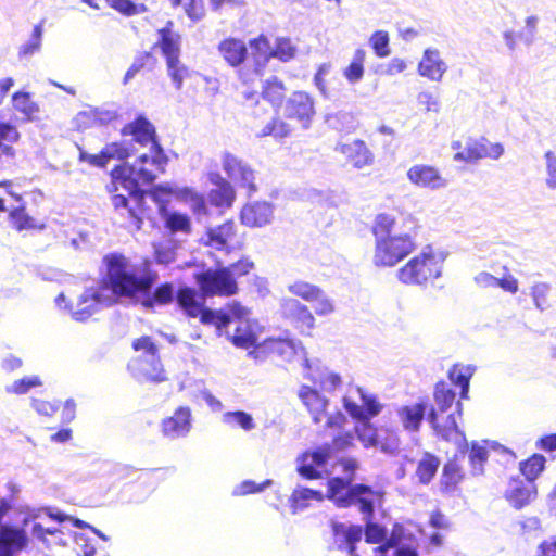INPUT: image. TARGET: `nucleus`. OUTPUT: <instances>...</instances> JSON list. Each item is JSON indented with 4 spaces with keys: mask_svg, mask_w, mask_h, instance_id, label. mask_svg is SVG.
Instances as JSON below:
<instances>
[{
    "mask_svg": "<svg viewBox=\"0 0 556 556\" xmlns=\"http://www.w3.org/2000/svg\"><path fill=\"white\" fill-rule=\"evenodd\" d=\"M103 263L106 270L102 282L84 290L74 311L77 320H87L101 308L122 300L141 303L144 307L152 308L155 305L169 304L176 299L179 307L189 317L200 316L202 323H216L218 326L229 321L226 316L204 307L203 299L192 288L184 287L176 290L173 283L165 282L153 290L157 275L131 264L122 254H108L103 257Z\"/></svg>",
    "mask_w": 556,
    "mask_h": 556,
    "instance_id": "f257e3e1",
    "label": "nucleus"
},
{
    "mask_svg": "<svg viewBox=\"0 0 556 556\" xmlns=\"http://www.w3.org/2000/svg\"><path fill=\"white\" fill-rule=\"evenodd\" d=\"M122 135L124 137L130 136L131 139L109 143L99 154H90L79 148V161L103 168L111 160L123 161L135 154V143L140 147L150 144L149 153L141 154L134 164L116 166L111 173L112 186H108L110 192L117 191V184L127 191L128 197L114 194L112 204L116 210H126L127 214L135 218L139 228L141 223L139 212L143 211L146 194L141 185H150L156 179V175L148 169L146 165L155 166L160 173H164L168 156L157 141L154 125L143 115H139L132 122L126 124L122 128Z\"/></svg>",
    "mask_w": 556,
    "mask_h": 556,
    "instance_id": "f03ea898",
    "label": "nucleus"
},
{
    "mask_svg": "<svg viewBox=\"0 0 556 556\" xmlns=\"http://www.w3.org/2000/svg\"><path fill=\"white\" fill-rule=\"evenodd\" d=\"M144 197L149 194L153 201L157 204L163 203L161 195L172 194L178 200L189 204L191 211L199 217L207 214V206L204 197L190 187H177L169 184H160L153 186L149 191L144 190ZM161 216L164 220L165 228L170 235H189L191 231V220L187 214L177 211H167L163 205H159ZM146 214V203L143 204V211L139 212L141 219ZM135 226H137L134 217L129 215ZM142 222L140 223V225ZM138 229V227H136ZM141 226L139 227V229Z\"/></svg>",
    "mask_w": 556,
    "mask_h": 556,
    "instance_id": "7ed1b4c3",
    "label": "nucleus"
},
{
    "mask_svg": "<svg viewBox=\"0 0 556 556\" xmlns=\"http://www.w3.org/2000/svg\"><path fill=\"white\" fill-rule=\"evenodd\" d=\"M395 226V218L390 214L382 213L376 217L374 225L376 266H394L416 249L414 238L409 233H397Z\"/></svg>",
    "mask_w": 556,
    "mask_h": 556,
    "instance_id": "20e7f679",
    "label": "nucleus"
},
{
    "mask_svg": "<svg viewBox=\"0 0 556 556\" xmlns=\"http://www.w3.org/2000/svg\"><path fill=\"white\" fill-rule=\"evenodd\" d=\"M173 22L168 21L165 27L157 30L159 39L156 46L161 48L166 59L167 74L175 88L180 90L185 78L188 76V68L179 61L181 37L172 30Z\"/></svg>",
    "mask_w": 556,
    "mask_h": 556,
    "instance_id": "39448f33",
    "label": "nucleus"
},
{
    "mask_svg": "<svg viewBox=\"0 0 556 556\" xmlns=\"http://www.w3.org/2000/svg\"><path fill=\"white\" fill-rule=\"evenodd\" d=\"M265 354H271L281 361L291 362L300 357L305 369L311 370V362L306 357V352L300 341L286 338H268L264 340L256 349L249 352V356L255 359H263Z\"/></svg>",
    "mask_w": 556,
    "mask_h": 556,
    "instance_id": "423d86ee",
    "label": "nucleus"
},
{
    "mask_svg": "<svg viewBox=\"0 0 556 556\" xmlns=\"http://www.w3.org/2000/svg\"><path fill=\"white\" fill-rule=\"evenodd\" d=\"M442 266L430 248L413 257L404 267L399 269L400 281L406 285H422L430 278L441 276Z\"/></svg>",
    "mask_w": 556,
    "mask_h": 556,
    "instance_id": "0eeeda50",
    "label": "nucleus"
},
{
    "mask_svg": "<svg viewBox=\"0 0 556 556\" xmlns=\"http://www.w3.org/2000/svg\"><path fill=\"white\" fill-rule=\"evenodd\" d=\"M201 291L199 296L205 302L207 296H231L238 291V282L229 276L228 269L223 266L216 269H206L195 277Z\"/></svg>",
    "mask_w": 556,
    "mask_h": 556,
    "instance_id": "6e6552de",
    "label": "nucleus"
},
{
    "mask_svg": "<svg viewBox=\"0 0 556 556\" xmlns=\"http://www.w3.org/2000/svg\"><path fill=\"white\" fill-rule=\"evenodd\" d=\"M328 497L339 507L355 506L368 520L374 513L375 502L380 498L372 489H327Z\"/></svg>",
    "mask_w": 556,
    "mask_h": 556,
    "instance_id": "1a4fd4ad",
    "label": "nucleus"
},
{
    "mask_svg": "<svg viewBox=\"0 0 556 556\" xmlns=\"http://www.w3.org/2000/svg\"><path fill=\"white\" fill-rule=\"evenodd\" d=\"M252 55L255 61V73L258 74L262 66L274 56L282 62H288L294 56L295 48L292 46L290 39L279 38L276 46L270 50L269 42L266 37L261 36L250 41Z\"/></svg>",
    "mask_w": 556,
    "mask_h": 556,
    "instance_id": "9d476101",
    "label": "nucleus"
},
{
    "mask_svg": "<svg viewBox=\"0 0 556 556\" xmlns=\"http://www.w3.org/2000/svg\"><path fill=\"white\" fill-rule=\"evenodd\" d=\"M315 115L313 98L305 91H294L283 104V116L295 121L303 129H308Z\"/></svg>",
    "mask_w": 556,
    "mask_h": 556,
    "instance_id": "9b49d317",
    "label": "nucleus"
},
{
    "mask_svg": "<svg viewBox=\"0 0 556 556\" xmlns=\"http://www.w3.org/2000/svg\"><path fill=\"white\" fill-rule=\"evenodd\" d=\"M332 455L329 443L323 444L314 451L303 453L298 458V472L301 477L313 480L320 478L326 471V465Z\"/></svg>",
    "mask_w": 556,
    "mask_h": 556,
    "instance_id": "f8f14e48",
    "label": "nucleus"
},
{
    "mask_svg": "<svg viewBox=\"0 0 556 556\" xmlns=\"http://www.w3.org/2000/svg\"><path fill=\"white\" fill-rule=\"evenodd\" d=\"M418 541L410 528L395 523L392 529L390 544L384 545L381 556H418Z\"/></svg>",
    "mask_w": 556,
    "mask_h": 556,
    "instance_id": "ddd939ff",
    "label": "nucleus"
},
{
    "mask_svg": "<svg viewBox=\"0 0 556 556\" xmlns=\"http://www.w3.org/2000/svg\"><path fill=\"white\" fill-rule=\"evenodd\" d=\"M223 169L232 181L242 188H247L249 193L256 191L254 170L241 159L229 152H225L223 156Z\"/></svg>",
    "mask_w": 556,
    "mask_h": 556,
    "instance_id": "4468645a",
    "label": "nucleus"
},
{
    "mask_svg": "<svg viewBox=\"0 0 556 556\" xmlns=\"http://www.w3.org/2000/svg\"><path fill=\"white\" fill-rule=\"evenodd\" d=\"M192 428V414L188 406H179L161 422V433L169 440L186 438Z\"/></svg>",
    "mask_w": 556,
    "mask_h": 556,
    "instance_id": "2eb2a0df",
    "label": "nucleus"
},
{
    "mask_svg": "<svg viewBox=\"0 0 556 556\" xmlns=\"http://www.w3.org/2000/svg\"><path fill=\"white\" fill-rule=\"evenodd\" d=\"M282 316L302 332L314 328L315 318L309 308L293 298H283L280 302Z\"/></svg>",
    "mask_w": 556,
    "mask_h": 556,
    "instance_id": "dca6fc26",
    "label": "nucleus"
},
{
    "mask_svg": "<svg viewBox=\"0 0 556 556\" xmlns=\"http://www.w3.org/2000/svg\"><path fill=\"white\" fill-rule=\"evenodd\" d=\"M427 420L434 429L438 435L445 441H452L464 448L468 447V443L465 438V433L458 428L457 421L454 414H450L444 424H440L438 410L435 407H431L428 410Z\"/></svg>",
    "mask_w": 556,
    "mask_h": 556,
    "instance_id": "f3484780",
    "label": "nucleus"
},
{
    "mask_svg": "<svg viewBox=\"0 0 556 556\" xmlns=\"http://www.w3.org/2000/svg\"><path fill=\"white\" fill-rule=\"evenodd\" d=\"M407 179L418 188L438 190L447 186V180L438 168L426 164L413 165L407 170Z\"/></svg>",
    "mask_w": 556,
    "mask_h": 556,
    "instance_id": "a211bd4d",
    "label": "nucleus"
},
{
    "mask_svg": "<svg viewBox=\"0 0 556 556\" xmlns=\"http://www.w3.org/2000/svg\"><path fill=\"white\" fill-rule=\"evenodd\" d=\"M217 313V311H215ZM218 314L226 316L229 321L224 326H218L216 323H213L218 329L226 328V333L230 338L231 342L238 346L243 349H249L254 346L256 349L257 337L252 331L249 323L247 320H232L227 313L218 312Z\"/></svg>",
    "mask_w": 556,
    "mask_h": 556,
    "instance_id": "6ab92c4d",
    "label": "nucleus"
},
{
    "mask_svg": "<svg viewBox=\"0 0 556 556\" xmlns=\"http://www.w3.org/2000/svg\"><path fill=\"white\" fill-rule=\"evenodd\" d=\"M132 348L136 351L143 350V363L148 367H142L144 374L152 380L162 381L165 379L163 375L162 364L156 355V345L150 337H141L132 342Z\"/></svg>",
    "mask_w": 556,
    "mask_h": 556,
    "instance_id": "aec40b11",
    "label": "nucleus"
},
{
    "mask_svg": "<svg viewBox=\"0 0 556 556\" xmlns=\"http://www.w3.org/2000/svg\"><path fill=\"white\" fill-rule=\"evenodd\" d=\"M334 150L344 155L355 168L361 169L374 163L372 152L361 139L348 143L338 142Z\"/></svg>",
    "mask_w": 556,
    "mask_h": 556,
    "instance_id": "412c9836",
    "label": "nucleus"
},
{
    "mask_svg": "<svg viewBox=\"0 0 556 556\" xmlns=\"http://www.w3.org/2000/svg\"><path fill=\"white\" fill-rule=\"evenodd\" d=\"M333 544L342 551H346L350 556H355V544L358 543L363 535L361 526L332 522Z\"/></svg>",
    "mask_w": 556,
    "mask_h": 556,
    "instance_id": "4be33fe9",
    "label": "nucleus"
},
{
    "mask_svg": "<svg viewBox=\"0 0 556 556\" xmlns=\"http://www.w3.org/2000/svg\"><path fill=\"white\" fill-rule=\"evenodd\" d=\"M22 513L24 514L23 523L24 526H27L30 521L41 519L43 516L48 517L52 521H55L58 523H62L66 520H71L73 525L78 529H90V525L77 519L72 518L68 515L64 514L56 507L51 506H42V507H29L26 506Z\"/></svg>",
    "mask_w": 556,
    "mask_h": 556,
    "instance_id": "5701e85b",
    "label": "nucleus"
},
{
    "mask_svg": "<svg viewBox=\"0 0 556 556\" xmlns=\"http://www.w3.org/2000/svg\"><path fill=\"white\" fill-rule=\"evenodd\" d=\"M240 218L248 227H264L274 218V206L265 201L247 204L241 210Z\"/></svg>",
    "mask_w": 556,
    "mask_h": 556,
    "instance_id": "b1692460",
    "label": "nucleus"
},
{
    "mask_svg": "<svg viewBox=\"0 0 556 556\" xmlns=\"http://www.w3.org/2000/svg\"><path fill=\"white\" fill-rule=\"evenodd\" d=\"M207 180L214 186L208 192V200L212 205L230 207L235 201V190L229 181H227L217 172L207 174Z\"/></svg>",
    "mask_w": 556,
    "mask_h": 556,
    "instance_id": "393cba45",
    "label": "nucleus"
},
{
    "mask_svg": "<svg viewBox=\"0 0 556 556\" xmlns=\"http://www.w3.org/2000/svg\"><path fill=\"white\" fill-rule=\"evenodd\" d=\"M447 71L446 63L441 59L438 49L428 48L424 51L421 61L418 64V73L432 81H440Z\"/></svg>",
    "mask_w": 556,
    "mask_h": 556,
    "instance_id": "a878e982",
    "label": "nucleus"
},
{
    "mask_svg": "<svg viewBox=\"0 0 556 556\" xmlns=\"http://www.w3.org/2000/svg\"><path fill=\"white\" fill-rule=\"evenodd\" d=\"M27 535L23 530L0 528V556H14L27 545Z\"/></svg>",
    "mask_w": 556,
    "mask_h": 556,
    "instance_id": "bb28decb",
    "label": "nucleus"
},
{
    "mask_svg": "<svg viewBox=\"0 0 556 556\" xmlns=\"http://www.w3.org/2000/svg\"><path fill=\"white\" fill-rule=\"evenodd\" d=\"M235 223L227 220L217 227L208 228L202 240L206 245L218 251H228L229 240L235 237Z\"/></svg>",
    "mask_w": 556,
    "mask_h": 556,
    "instance_id": "cd10ccee",
    "label": "nucleus"
},
{
    "mask_svg": "<svg viewBox=\"0 0 556 556\" xmlns=\"http://www.w3.org/2000/svg\"><path fill=\"white\" fill-rule=\"evenodd\" d=\"M358 469V463L354 458H342L334 467V470L339 473L337 477L328 481L327 486H367L364 483H354L356 470Z\"/></svg>",
    "mask_w": 556,
    "mask_h": 556,
    "instance_id": "c85d7f7f",
    "label": "nucleus"
},
{
    "mask_svg": "<svg viewBox=\"0 0 556 556\" xmlns=\"http://www.w3.org/2000/svg\"><path fill=\"white\" fill-rule=\"evenodd\" d=\"M299 396L312 414L314 422L319 424L328 405V400L308 386L301 387Z\"/></svg>",
    "mask_w": 556,
    "mask_h": 556,
    "instance_id": "c756f323",
    "label": "nucleus"
},
{
    "mask_svg": "<svg viewBox=\"0 0 556 556\" xmlns=\"http://www.w3.org/2000/svg\"><path fill=\"white\" fill-rule=\"evenodd\" d=\"M218 51L230 66L241 65L248 56L245 43L236 38H228L218 45Z\"/></svg>",
    "mask_w": 556,
    "mask_h": 556,
    "instance_id": "7c9ffc66",
    "label": "nucleus"
},
{
    "mask_svg": "<svg viewBox=\"0 0 556 556\" xmlns=\"http://www.w3.org/2000/svg\"><path fill=\"white\" fill-rule=\"evenodd\" d=\"M13 109L23 115V123H31L38 119L39 104L31 100L27 91H16L12 94Z\"/></svg>",
    "mask_w": 556,
    "mask_h": 556,
    "instance_id": "2f4dec72",
    "label": "nucleus"
},
{
    "mask_svg": "<svg viewBox=\"0 0 556 556\" xmlns=\"http://www.w3.org/2000/svg\"><path fill=\"white\" fill-rule=\"evenodd\" d=\"M399 417L406 430L417 431L421 421L428 415L427 404L424 402L410 406H403L399 409Z\"/></svg>",
    "mask_w": 556,
    "mask_h": 556,
    "instance_id": "473e14b6",
    "label": "nucleus"
},
{
    "mask_svg": "<svg viewBox=\"0 0 556 556\" xmlns=\"http://www.w3.org/2000/svg\"><path fill=\"white\" fill-rule=\"evenodd\" d=\"M323 494L315 489H293L288 497V505L292 514H298L309 506L311 501H321Z\"/></svg>",
    "mask_w": 556,
    "mask_h": 556,
    "instance_id": "72a5a7b5",
    "label": "nucleus"
},
{
    "mask_svg": "<svg viewBox=\"0 0 556 556\" xmlns=\"http://www.w3.org/2000/svg\"><path fill=\"white\" fill-rule=\"evenodd\" d=\"M485 139L480 140L468 139L462 151H458L454 155V160L457 162L472 163L480 159L485 157Z\"/></svg>",
    "mask_w": 556,
    "mask_h": 556,
    "instance_id": "f704fd0d",
    "label": "nucleus"
},
{
    "mask_svg": "<svg viewBox=\"0 0 556 556\" xmlns=\"http://www.w3.org/2000/svg\"><path fill=\"white\" fill-rule=\"evenodd\" d=\"M546 458L542 454H533L528 459L519 463V470L525 479L532 483L544 471Z\"/></svg>",
    "mask_w": 556,
    "mask_h": 556,
    "instance_id": "c9c22d12",
    "label": "nucleus"
},
{
    "mask_svg": "<svg viewBox=\"0 0 556 556\" xmlns=\"http://www.w3.org/2000/svg\"><path fill=\"white\" fill-rule=\"evenodd\" d=\"M78 504L83 507H100L112 502L108 489H78Z\"/></svg>",
    "mask_w": 556,
    "mask_h": 556,
    "instance_id": "e433bc0d",
    "label": "nucleus"
},
{
    "mask_svg": "<svg viewBox=\"0 0 556 556\" xmlns=\"http://www.w3.org/2000/svg\"><path fill=\"white\" fill-rule=\"evenodd\" d=\"M285 85L277 77L273 76L266 79L262 87V98L273 106H280L285 97Z\"/></svg>",
    "mask_w": 556,
    "mask_h": 556,
    "instance_id": "4c0bfd02",
    "label": "nucleus"
},
{
    "mask_svg": "<svg viewBox=\"0 0 556 556\" xmlns=\"http://www.w3.org/2000/svg\"><path fill=\"white\" fill-rule=\"evenodd\" d=\"M473 370L471 366L454 365L448 371L452 383L460 388V399L468 397L469 381Z\"/></svg>",
    "mask_w": 556,
    "mask_h": 556,
    "instance_id": "58836bf2",
    "label": "nucleus"
},
{
    "mask_svg": "<svg viewBox=\"0 0 556 556\" xmlns=\"http://www.w3.org/2000/svg\"><path fill=\"white\" fill-rule=\"evenodd\" d=\"M365 58H366L365 50L357 49L354 52L353 59H352L351 63L349 64V66H346L343 70V76L351 85H355L363 79L364 73H365V68H364Z\"/></svg>",
    "mask_w": 556,
    "mask_h": 556,
    "instance_id": "ea45409f",
    "label": "nucleus"
},
{
    "mask_svg": "<svg viewBox=\"0 0 556 556\" xmlns=\"http://www.w3.org/2000/svg\"><path fill=\"white\" fill-rule=\"evenodd\" d=\"M325 122L330 128L340 132H351L356 127L354 115L344 111L327 114Z\"/></svg>",
    "mask_w": 556,
    "mask_h": 556,
    "instance_id": "a19ab883",
    "label": "nucleus"
},
{
    "mask_svg": "<svg viewBox=\"0 0 556 556\" xmlns=\"http://www.w3.org/2000/svg\"><path fill=\"white\" fill-rule=\"evenodd\" d=\"M155 261L160 265H169L176 261L179 243L174 239H168L153 244Z\"/></svg>",
    "mask_w": 556,
    "mask_h": 556,
    "instance_id": "79ce46f5",
    "label": "nucleus"
},
{
    "mask_svg": "<svg viewBox=\"0 0 556 556\" xmlns=\"http://www.w3.org/2000/svg\"><path fill=\"white\" fill-rule=\"evenodd\" d=\"M42 24L35 25L30 38L25 43H23L18 49L17 55L20 60H27L31 58L35 53L40 51L42 43Z\"/></svg>",
    "mask_w": 556,
    "mask_h": 556,
    "instance_id": "37998d69",
    "label": "nucleus"
},
{
    "mask_svg": "<svg viewBox=\"0 0 556 556\" xmlns=\"http://www.w3.org/2000/svg\"><path fill=\"white\" fill-rule=\"evenodd\" d=\"M434 402L441 413L447 412L455 401V391L445 381H440L434 387Z\"/></svg>",
    "mask_w": 556,
    "mask_h": 556,
    "instance_id": "c03bdc74",
    "label": "nucleus"
},
{
    "mask_svg": "<svg viewBox=\"0 0 556 556\" xmlns=\"http://www.w3.org/2000/svg\"><path fill=\"white\" fill-rule=\"evenodd\" d=\"M464 478L463 467L456 456L447 460L442 470V486H456Z\"/></svg>",
    "mask_w": 556,
    "mask_h": 556,
    "instance_id": "a18cd8bd",
    "label": "nucleus"
},
{
    "mask_svg": "<svg viewBox=\"0 0 556 556\" xmlns=\"http://www.w3.org/2000/svg\"><path fill=\"white\" fill-rule=\"evenodd\" d=\"M308 371L306 377L314 383H318L324 391L332 392L341 384V377L328 369L317 372H313L312 369Z\"/></svg>",
    "mask_w": 556,
    "mask_h": 556,
    "instance_id": "49530a36",
    "label": "nucleus"
},
{
    "mask_svg": "<svg viewBox=\"0 0 556 556\" xmlns=\"http://www.w3.org/2000/svg\"><path fill=\"white\" fill-rule=\"evenodd\" d=\"M40 386H42V381L39 376H25L7 384L4 390L8 394L24 395L33 388Z\"/></svg>",
    "mask_w": 556,
    "mask_h": 556,
    "instance_id": "de8ad7c7",
    "label": "nucleus"
},
{
    "mask_svg": "<svg viewBox=\"0 0 556 556\" xmlns=\"http://www.w3.org/2000/svg\"><path fill=\"white\" fill-rule=\"evenodd\" d=\"M116 473L121 476V478H130L131 476H138V480H141L142 478H154V481H160L166 473L174 472L173 468H156V469H149V470H140L137 471L135 469L125 467V466H116L115 467Z\"/></svg>",
    "mask_w": 556,
    "mask_h": 556,
    "instance_id": "09e8293b",
    "label": "nucleus"
},
{
    "mask_svg": "<svg viewBox=\"0 0 556 556\" xmlns=\"http://www.w3.org/2000/svg\"><path fill=\"white\" fill-rule=\"evenodd\" d=\"M505 498L515 508H522L536 497V489H506Z\"/></svg>",
    "mask_w": 556,
    "mask_h": 556,
    "instance_id": "8fccbe9b",
    "label": "nucleus"
},
{
    "mask_svg": "<svg viewBox=\"0 0 556 556\" xmlns=\"http://www.w3.org/2000/svg\"><path fill=\"white\" fill-rule=\"evenodd\" d=\"M489 457V452L485 446L480 445L478 442H472L469 451V463L471 472L475 476L483 473V466Z\"/></svg>",
    "mask_w": 556,
    "mask_h": 556,
    "instance_id": "3c124183",
    "label": "nucleus"
},
{
    "mask_svg": "<svg viewBox=\"0 0 556 556\" xmlns=\"http://www.w3.org/2000/svg\"><path fill=\"white\" fill-rule=\"evenodd\" d=\"M222 421L229 426H238L245 431H250L255 428L252 415L244 410L227 412L223 414Z\"/></svg>",
    "mask_w": 556,
    "mask_h": 556,
    "instance_id": "603ef678",
    "label": "nucleus"
},
{
    "mask_svg": "<svg viewBox=\"0 0 556 556\" xmlns=\"http://www.w3.org/2000/svg\"><path fill=\"white\" fill-rule=\"evenodd\" d=\"M439 465L440 460L435 456L427 454L419 462L416 470L420 483L428 484L435 475Z\"/></svg>",
    "mask_w": 556,
    "mask_h": 556,
    "instance_id": "864d4df0",
    "label": "nucleus"
},
{
    "mask_svg": "<svg viewBox=\"0 0 556 556\" xmlns=\"http://www.w3.org/2000/svg\"><path fill=\"white\" fill-rule=\"evenodd\" d=\"M552 286L547 282H535L530 288V296L533 300L534 306L540 312H544L549 307L548 295Z\"/></svg>",
    "mask_w": 556,
    "mask_h": 556,
    "instance_id": "5fc2aeb1",
    "label": "nucleus"
},
{
    "mask_svg": "<svg viewBox=\"0 0 556 556\" xmlns=\"http://www.w3.org/2000/svg\"><path fill=\"white\" fill-rule=\"evenodd\" d=\"M9 217L16 230H28L36 228L35 219L26 214L24 203L13 208L9 213Z\"/></svg>",
    "mask_w": 556,
    "mask_h": 556,
    "instance_id": "6e6d98bb",
    "label": "nucleus"
},
{
    "mask_svg": "<svg viewBox=\"0 0 556 556\" xmlns=\"http://www.w3.org/2000/svg\"><path fill=\"white\" fill-rule=\"evenodd\" d=\"M358 440L365 447L377 446L379 444L377 430L370 424V420L361 421L355 427Z\"/></svg>",
    "mask_w": 556,
    "mask_h": 556,
    "instance_id": "4d7b16f0",
    "label": "nucleus"
},
{
    "mask_svg": "<svg viewBox=\"0 0 556 556\" xmlns=\"http://www.w3.org/2000/svg\"><path fill=\"white\" fill-rule=\"evenodd\" d=\"M288 290L293 295L299 296L307 302H312L316 296H318V292L320 291L317 286L302 280L289 285Z\"/></svg>",
    "mask_w": 556,
    "mask_h": 556,
    "instance_id": "13d9d810",
    "label": "nucleus"
},
{
    "mask_svg": "<svg viewBox=\"0 0 556 556\" xmlns=\"http://www.w3.org/2000/svg\"><path fill=\"white\" fill-rule=\"evenodd\" d=\"M31 535L38 541L42 542L46 546H49V540L47 535H51L58 539V543L65 545L62 539L59 536L63 534L62 530L56 527H43L40 522H35L31 527Z\"/></svg>",
    "mask_w": 556,
    "mask_h": 556,
    "instance_id": "bf43d9fd",
    "label": "nucleus"
},
{
    "mask_svg": "<svg viewBox=\"0 0 556 556\" xmlns=\"http://www.w3.org/2000/svg\"><path fill=\"white\" fill-rule=\"evenodd\" d=\"M291 126L288 123L280 118H274L263 127L261 136H273L274 138L281 139L288 137L291 134Z\"/></svg>",
    "mask_w": 556,
    "mask_h": 556,
    "instance_id": "052dcab7",
    "label": "nucleus"
},
{
    "mask_svg": "<svg viewBox=\"0 0 556 556\" xmlns=\"http://www.w3.org/2000/svg\"><path fill=\"white\" fill-rule=\"evenodd\" d=\"M389 41V35L383 30L375 31L369 39L371 48L379 58H386L391 53Z\"/></svg>",
    "mask_w": 556,
    "mask_h": 556,
    "instance_id": "680f3d73",
    "label": "nucleus"
},
{
    "mask_svg": "<svg viewBox=\"0 0 556 556\" xmlns=\"http://www.w3.org/2000/svg\"><path fill=\"white\" fill-rule=\"evenodd\" d=\"M357 391L362 400V406L365 413L364 417L370 420L381 412V405L375 395L365 392L362 388H358Z\"/></svg>",
    "mask_w": 556,
    "mask_h": 556,
    "instance_id": "e2e57ef3",
    "label": "nucleus"
},
{
    "mask_svg": "<svg viewBox=\"0 0 556 556\" xmlns=\"http://www.w3.org/2000/svg\"><path fill=\"white\" fill-rule=\"evenodd\" d=\"M106 2L110 7L127 16L136 15L144 11L143 5H139L131 0H106Z\"/></svg>",
    "mask_w": 556,
    "mask_h": 556,
    "instance_id": "0e129e2a",
    "label": "nucleus"
},
{
    "mask_svg": "<svg viewBox=\"0 0 556 556\" xmlns=\"http://www.w3.org/2000/svg\"><path fill=\"white\" fill-rule=\"evenodd\" d=\"M225 269H228L229 276L235 278V281L238 282L242 276H245L253 269L254 264L248 258H241L238 262L230 264L229 266H223Z\"/></svg>",
    "mask_w": 556,
    "mask_h": 556,
    "instance_id": "69168bd1",
    "label": "nucleus"
},
{
    "mask_svg": "<svg viewBox=\"0 0 556 556\" xmlns=\"http://www.w3.org/2000/svg\"><path fill=\"white\" fill-rule=\"evenodd\" d=\"M31 407L36 410L37 414L50 417L58 412L60 407V402H48L43 400L33 399Z\"/></svg>",
    "mask_w": 556,
    "mask_h": 556,
    "instance_id": "338daca9",
    "label": "nucleus"
},
{
    "mask_svg": "<svg viewBox=\"0 0 556 556\" xmlns=\"http://www.w3.org/2000/svg\"><path fill=\"white\" fill-rule=\"evenodd\" d=\"M546 162V186L549 189H556V155L547 151L544 155Z\"/></svg>",
    "mask_w": 556,
    "mask_h": 556,
    "instance_id": "774afa93",
    "label": "nucleus"
}]
</instances>
